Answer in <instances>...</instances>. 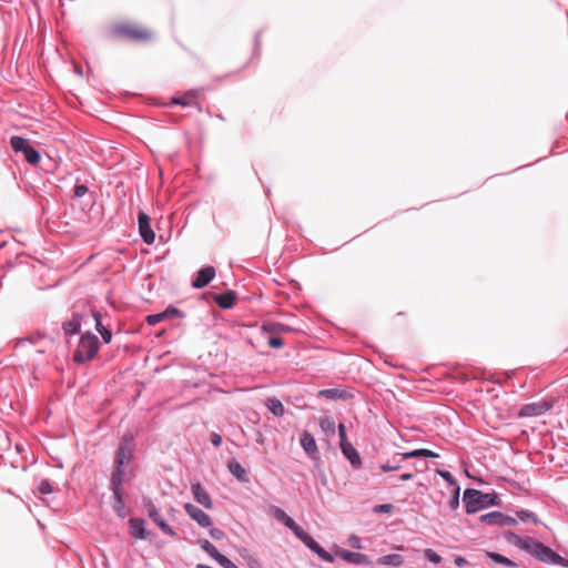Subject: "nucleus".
<instances>
[{"instance_id":"f257e3e1","label":"nucleus","mask_w":568,"mask_h":568,"mask_svg":"<svg viewBox=\"0 0 568 568\" xmlns=\"http://www.w3.org/2000/svg\"><path fill=\"white\" fill-rule=\"evenodd\" d=\"M503 537L510 545L526 551L538 561L568 568V559L560 556L551 547L529 536H520L511 530H504Z\"/></svg>"},{"instance_id":"f03ea898","label":"nucleus","mask_w":568,"mask_h":568,"mask_svg":"<svg viewBox=\"0 0 568 568\" xmlns=\"http://www.w3.org/2000/svg\"><path fill=\"white\" fill-rule=\"evenodd\" d=\"M463 503L466 514L471 515L481 509L499 506L501 500L494 490L491 493H484L479 489L467 487L463 494Z\"/></svg>"},{"instance_id":"7ed1b4c3","label":"nucleus","mask_w":568,"mask_h":568,"mask_svg":"<svg viewBox=\"0 0 568 568\" xmlns=\"http://www.w3.org/2000/svg\"><path fill=\"white\" fill-rule=\"evenodd\" d=\"M100 349V341L95 334L88 331L80 335L79 344L73 352L72 361L78 365L91 362Z\"/></svg>"},{"instance_id":"20e7f679","label":"nucleus","mask_w":568,"mask_h":568,"mask_svg":"<svg viewBox=\"0 0 568 568\" xmlns=\"http://www.w3.org/2000/svg\"><path fill=\"white\" fill-rule=\"evenodd\" d=\"M109 36L112 39H125L131 42H149L152 32L148 29H139L133 24L115 23L110 27Z\"/></svg>"},{"instance_id":"39448f33","label":"nucleus","mask_w":568,"mask_h":568,"mask_svg":"<svg viewBox=\"0 0 568 568\" xmlns=\"http://www.w3.org/2000/svg\"><path fill=\"white\" fill-rule=\"evenodd\" d=\"M9 143L13 152L22 154L23 159L29 164L37 165L41 162L42 158L39 150L31 144L29 139L20 135H12Z\"/></svg>"},{"instance_id":"423d86ee","label":"nucleus","mask_w":568,"mask_h":568,"mask_svg":"<svg viewBox=\"0 0 568 568\" xmlns=\"http://www.w3.org/2000/svg\"><path fill=\"white\" fill-rule=\"evenodd\" d=\"M144 507L146 508L149 518L153 521L154 525L159 527V529L166 536L175 537L176 530L172 528L165 519L161 517L159 510L154 503L150 498H145L143 500Z\"/></svg>"},{"instance_id":"0eeeda50","label":"nucleus","mask_w":568,"mask_h":568,"mask_svg":"<svg viewBox=\"0 0 568 568\" xmlns=\"http://www.w3.org/2000/svg\"><path fill=\"white\" fill-rule=\"evenodd\" d=\"M297 537L312 552L317 555L322 560L332 564L334 556L324 549L308 532L303 528L295 536Z\"/></svg>"},{"instance_id":"6e6552de","label":"nucleus","mask_w":568,"mask_h":568,"mask_svg":"<svg viewBox=\"0 0 568 568\" xmlns=\"http://www.w3.org/2000/svg\"><path fill=\"white\" fill-rule=\"evenodd\" d=\"M479 521L493 527H504V526H517L518 521L516 518L506 515L499 510H493L487 514L479 516Z\"/></svg>"},{"instance_id":"1a4fd4ad","label":"nucleus","mask_w":568,"mask_h":568,"mask_svg":"<svg viewBox=\"0 0 568 568\" xmlns=\"http://www.w3.org/2000/svg\"><path fill=\"white\" fill-rule=\"evenodd\" d=\"M551 400L542 399L535 403H528L520 407L518 415L520 417H537L544 415L552 408Z\"/></svg>"},{"instance_id":"9d476101","label":"nucleus","mask_w":568,"mask_h":568,"mask_svg":"<svg viewBox=\"0 0 568 568\" xmlns=\"http://www.w3.org/2000/svg\"><path fill=\"white\" fill-rule=\"evenodd\" d=\"M139 233L142 241L151 245L155 241V233L151 227V217L144 211H139L138 214Z\"/></svg>"},{"instance_id":"9b49d317","label":"nucleus","mask_w":568,"mask_h":568,"mask_svg":"<svg viewBox=\"0 0 568 568\" xmlns=\"http://www.w3.org/2000/svg\"><path fill=\"white\" fill-rule=\"evenodd\" d=\"M336 556L339 559H342L348 564L361 565V566L373 565V561L369 558V556L362 554V552L352 551V550H348L345 548H337Z\"/></svg>"},{"instance_id":"f8f14e48","label":"nucleus","mask_w":568,"mask_h":568,"mask_svg":"<svg viewBox=\"0 0 568 568\" xmlns=\"http://www.w3.org/2000/svg\"><path fill=\"white\" fill-rule=\"evenodd\" d=\"M268 513L272 514L278 523L288 528L295 536L302 529V527L298 524H296V521L291 516H288L282 508L274 505H270Z\"/></svg>"},{"instance_id":"ddd939ff","label":"nucleus","mask_w":568,"mask_h":568,"mask_svg":"<svg viewBox=\"0 0 568 568\" xmlns=\"http://www.w3.org/2000/svg\"><path fill=\"white\" fill-rule=\"evenodd\" d=\"M184 511L192 518L200 527L209 528L212 526V518L209 514L200 509L197 506L186 503L184 504Z\"/></svg>"},{"instance_id":"4468645a","label":"nucleus","mask_w":568,"mask_h":568,"mask_svg":"<svg viewBox=\"0 0 568 568\" xmlns=\"http://www.w3.org/2000/svg\"><path fill=\"white\" fill-rule=\"evenodd\" d=\"M199 97V90H189L181 97H173L171 99V105H181L183 108H195L197 111H202L201 104L196 101Z\"/></svg>"},{"instance_id":"2eb2a0df","label":"nucleus","mask_w":568,"mask_h":568,"mask_svg":"<svg viewBox=\"0 0 568 568\" xmlns=\"http://www.w3.org/2000/svg\"><path fill=\"white\" fill-rule=\"evenodd\" d=\"M215 277V268L211 265L204 266L196 272V275L191 282L193 288H204Z\"/></svg>"},{"instance_id":"dca6fc26","label":"nucleus","mask_w":568,"mask_h":568,"mask_svg":"<svg viewBox=\"0 0 568 568\" xmlns=\"http://www.w3.org/2000/svg\"><path fill=\"white\" fill-rule=\"evenodd\" d=\"M342 455L348 460L351 467L354 470H359L363 467V459L359 452L354 447L352 443L339 445Z\"/></svg>"},{"instance_id":"f3484780","label":"nucleus","mask_w":568,"mask_h":568,"mask_svg":"<svg viewBox=\"0 0 568 568\" xmlns=\"http://www.w3.org/2000/svg\"><path fill=\"white\" fill-rule=\"evenodd\" d=\"M87 317L85 313L74 312L70 320L62 323V329L65 335H77L81 331L82 322Z\"/></svg>"},{"instance_id":"a211bd4d","label":"nucleus","mask_w":568,"mask_h":568,"mask_svg":"<svg viewBox=\"0 0 568 568\" xmlns=\"http://www.w3.org/2000/svg\"><path fill=\"white\" fill-rule=\"evenodd\" d=\"M91 316L95 322V329L101 335L102 342L104 344H110L113 334L109 325L103 323L104 315L100 311H91Z\"/></svg>"},{"instance_id":"6ab92c4d","label":"nucleus","mask_w":568,"mask_h":568,"mask_svg":"<svg viewBox=\"0 0 568 568\" xmlns=\"http://www.w3.org/2000/svg\"><path fill=\"white\" fill-rule=\"evenodd\" d=\"M300 444H301V447L303 448L304 453L308 457L317 458L320 456V450H318L316 440L310 432L304 430L301 434Z\"/></svg>"},{"instance_id":"aec40b11","label":"nucleus","mask_w":568,"mask_h":568,"mask_svg":"<svg viewBox=\"0 0 568 568\" xmlns=\"http://www.w3.org/2000/svg\"><path fill=\"white\" fill-rule=\"evenodd\" d=\"M191 491L196 503L206 509L213 508V500L210 494L204 489L201 483L195 481L191 484Z\"/></svg>"},{"instance_id":"412c9836","label":"nucleus","mask_w":568,"mask_h":568,"mask_svg":"<svg viewBox=\"0 0 568 568\" xmlns=\"http://www.w3.org/2000/svg\"><path fill=\"white\" fill-rule=\"evenodd\" d=\"M134 458V448L118 446L114 452L113 465L126 468Z\"/></svg>"},{"instance_id":"4be33fe9","label":"nucleus","mask_w":568,"mask_h":568,"mask_svg":"<svg viewBox=\"0 0 568 568\" xmlns=\"http://www.w3.org/2000/svg\"><path fill=\"white\" fill-rule=\"evenodd\" d=\"M130 535L136 539L146 540L149 532L145 529V520L142 517H133L129 519Z\"/></svg>"},{"instance_id":"5701e85b","label":"nucleus","mask_w":568,"mask_h":568,"mask_svg":"<svg viewBox=\"0 0 568 568\" xmlns=\"http://www.w3.org/2000/svg\"><path fill=\"white\" fill-rule=\"evenodd\" d=\"M126 475V468L114 466L110 475V489L112 493L124 491L123 483Z\"/></svg>"},{"instance_id":"b1692460","label":"nucleus","mask_w":568,"mask_h":568,"mask_svg":"<svg viewBox=\"0 0 568 568\" xmlns=\"http://www.w3.org/2000/svg\"><path fill=\"white\" fill-rule=\"evenodd\" d=\"M395 456H400L402 460H407L410 458L435 459L439 457V454L432 449L417 448L404 453H397Z\"/></svg>"},{"instance_id":"393cba45","label":"nucleus","mask_w":568,"mask_h":568,"mask_svg":"<svg viewBox=\"0 0 568 568\" xmlns=\"http://www.w3.org/2000/svg\"><path fill=\"white\" fill-rule=\"evenodd\" d=\"M237 294L234 291H225L215 295V303L222 310H231L236 302Z\"/></svg>"},{"instance_id":"a878e982","label":"nucleus","mask_w":568,"mask_h":568,"mask_svg":"<svg viewBox=\"0 0 568 568\" xmlns=\"http://www.w3.org/2000/svg\"><path fill=\"white\" fill-rule=\"evenodd\" d=\"M261 329L263 333H267L271 335H281L293 332V328L291 326L274 321L264 322L262 324Z\"/></svg>"},{"instance_id":"bb28decb","label":"nucleus","mask_w":568,"mask_h":568,"mask_svg":"<svg viewBox=\"0 0 568 568\" xmlns=\"http://www.w3.org/2000/svg\"><path fill=\"white\" fill-rule=\"evenodd\" d=\"M227 470L241 483H248L250 477L247 475L246 469L242 466V464L232 458L227 462Z\"/></svg>"},{"instance_id":"cd10ccee","label":"nucleus","mask_w":568,"mask_h":568,"mask_svg":"<svg viewBox=\"0 0 568 568\" xmlns=\"http://www.w3.org/2000/svg\"><path fill=\"white\" fill-rule=\"evenodd\" d=\"M112 494V509L119 518L124 519L128 515L124 491H118Z\"/></svg>"},{"instance_id":"c85d7f7f","label":"nucleus","mask_w":568,"mask_h":568,"mask_svg":"<svg viewBox=\"0 0 568 568\" xmlns=\"http://www.w3.org/2000/svg\"><path fill=\"white\" fill-rule=\"evenodd\" d=\"M318 397H324L327 399H342V400H348L352 399L354 396L347 390L339 389V388H325L318 390Z\"/></svg>"},{"instance_id":"c756f323","label":"nucleus","mask_w":568,"mask_h":568,"mask_svg":"<svg viewBox=\"0 0 568 568\" xmlns=\"http://www.w3.org/2000/svg\"><path fill=\"white\" fill-rule=\"evenodd\" d=\"M376 564L381 565V566L399 567L404 564V557L398 554H388V555L381 556L377 559Z\"/></svg>"},{"instance_id":"7c9ffc66","label":"nucleus","mask_w":568,"mask_h":568,"mask_svg":"<svg viewBox=\"0 0 568 568\" xmlns=\"http://www.w3.org/2000/svg\"><path fill=\"white\" fill-rule=\"evenodd\" d=\"M199 545L201 547V549L206 552L213 560H215L216 562L220 560V558L223 556V554H221L217 548L207 539H199Z\"/></svg>"},{"instance_id":"2f4dec72","label":"nucleus","mask_w":568,"mask_h":568,"mask_svg":"<svg viewBox=\"0 0 568 568\" xmlns=\"http://www.w3.org/2000/svg\"><path fill=\"white\" fill-rule=\"evenodd\" d=\"M486 556H487V558H489L495 564L503 565V566H506V567H511V568L517 567V564L514 560H511L510 558L501 555L500 552L487 551Z\"/></svg>"},{"instance_id":"473e14b6","label":"nucleus","mask_w":568,"mask_h":568,"mask_svg":"<svg viewBox=\"0 0 568 568\" xmlns=\"http://www.w3.org/2000/svg\"><path fill=\"white\" fill-rule=\"evenodd\" d=\"M517 520L519 519L523 523H532L535 525H541V520L537 516L536 513L528 509H519L516 510Z\"/></svg>"},{"instance_id":"72a5a7b5","label":"nucleus","mask_w":568,"mask_h":568,"mask_svg":"<svg viewBox=\"0 0 568 568\" xmlns=\"http://www.w3.org/2000/svg\"><path fill=\"white\" fill-rule=\"evenodd\" d=\"M267 408L275 417H282L285 414V407L277 398L267 399Z\"/></svg>"},{"instance_id":"f704fd0d","label":"nucleus","mask_w":568,"mask_h":568,"mask_svg":"<svg viewBox=\"0 0 568 568\" xmlns=\"http://www.w3.org/2000/svg\"><path fill=\"white\" fill-rule=\"evenodd\" d=\"M318 425H320L321 429L326 435H334L335 434L336 425H335V420H334L333 417H331V416L322 417L320 419Z\"/></svg>"},{"instance_id":"c9c22d12","label":"nucleus","mask_w":568,"mask_h":568,"mask_svg":"<svg viewBox=\"0 0 568 568\" xmlns=\"http://www.w3.org/2000/svg\"><path fill=\"white\" fill-rule=\"evenodd\" d=\"M135 433L133 430L128 429L121 436L118 446H124L126 448H134Z\"/></svg>"},{"instance_id":"e433bc0d","label":"nucleus","mask_w":568,"mask_h":568,"mask_svg":"<svg viewBox=\"0 0 568 568\" xmlns=\"http://www.w3.org/2000/svg\"><path fill=\"white\" fill-rule=\"evenodd\" d=\"M162 312L164 314L165 320L184 318L185 317V313L183 311H181L180 308L175 307L174 305H169Z\"/></svg>"},{"instance_id":"4c0bfd02","label":"nucleus","mask_w":568,"mask_h":568,"mask_svg":"<svg viewBox=\"0 0 568 568\" xmlns=\"http://www.w3.org/2000/svg\"><path fill=\"white\" fill-rule=\"evenodd\" d=\"M459 498H460V486L456 485L452 491V496L447 503L448 507L452 510H456L459 508Z\"/></svg>"},{"instance_id":"58836bf2","label":"nucleus","mask_w":568,"mask_h":568,"mask_svg":"<svg viewBox=\"0 0 568 568\" xmlns=\"http://www.w3.org/2000/svg\"><path fill=\"white\" fill-rule=\"evenodd\" d=\"M263 30H257L254 34V41H253V58H258L261 55L262 50V43H261V37H262Z\"/></svg>"},{"instance_id":"ea45409f","label":"nucleus","mask_w":568,"mask_h":568,"mask_svg":"<svg viewBox=\"0 0 568 568\" xmlns=\"http://www.w3.org/2000/svg\"><path fill=\"white\" fill-rule=\"evenodd\" d=\"M424 558L435 565H439L442 562V557L432 548H426L424 550Z\"/></svg>"},{"instance_id":"a19ab883","label":"nucleus","mask_w":568,"mask_h":568,"mask_svg":"<svg viewBox=\"0 0 568 568\" xmlns=\"http://www.w3.org/2000/svg\"><path fill=\"white\" fill-rule=\"evenodd\" d=\"M89 191V187L84 183H79V180H77V183L73 187V199L78 200L84 196Z\"/></svg>"},{"instance_id":"79ce46f5","label":"nucleus","mask_w":568,"mask_h":568,"mask_svg":"<svg viewBox=\"0 0 568 568\" xmlns=\"http://www.w3.org/2000/svg\"><path fill=\"white\" fill-rule=\"evenodd\" d=\"M164 320H165V317H164L163 312H159V313H154V314H149L145 317V322L150 326H155L159 323L163 322Z\"/></svg>"},{"instance_id":"37998d69","label":"nucleus","mask_w":568,"mask_h":568,"mask_svg":"<svg viewBox=\"0 0 568 568\" xmlns=\"http://www.w3.org/2000/svg\"><path fill=\"white\" fill-rule=\"evenodd\" d=\"M37 489L42 495H49V494H51L53 491V485H52L51 480L42 479L39 483Z\"/></svg>"},{"instance_id":"c03bdc74","label":"nucleus","mask_w":568,"mask_h":568,"mask_svg":"<svg viewBox=\"0 0 568 568\" xmlns=\"http://www.w3.org/2000/svg\"><path fill=\"white\" fill-rule=\"evenodd\" d=\"M437 475L443 478L449 486L456 487L458 485L456 478L448 470H437Z\"/></svg>"},{"instance_id":"a18cd8bd","label":"nucleus","mask_w":568,"mask_h":568,"mask_svg":"<svg viewBox=\"0 0 568 568\" xmlns=\"http://www.w3.org/2000/svg\"><path fill=\"white\" fill-rule=\"evenodd\" d=\"M394 509L393 504H378L373 507L374 514H389Z\"/></svg>"},{"instance_id":"49530a36","label":"nucleus","mask_w":568,"mask_h":568,"mask_svg":"<svg viewBox=\"0 0 568 568\" xmlns=\"http://www.w3.org/2000/svg\"><path fill=\"white\" fill-rule=\"evenodd\" d=\"M337 430H338V438H339L338 446L342 445L343 443H345V444L351 443L347 438V430H346V426L344 423L338 424Z\"/></svg>"},{"instance_id":"de8ad7c7","label":"nucleus","mask_w":568,"mask_h":568,"mask_svg":"<svg viewBox=\"0 0 568 568\" xmlns=\"http://www.w3.org/2000/svg\"><path fill=\"white\" fill-rule=\"evenodd\" d=\"M400 468H402V466H400V464H399V463H397V464H392V463L387 462V463H385V464H381V465H379V469H381V471H383V473L395 471V470H398V469H400Z\"/></svg>"},{"instance_id":"09e8293b","label":"nucleus","mask_w":568,"mask_h":568,"mask_svg":"<svg viewBox=\"0 0 568 568\" xmlns=\"http://www.w3.org/2000/svg\"><path fill=\"white\" fill-rule=\"evenodd\" d=\"M267 345L272 348H281L284 346V341L278 336H271L267 339Z\"/></svg>"},{"instance_id":"8fccbe9b","label":"nucleus","mask_w":568,"mask_h":568,"mask_svg":"<svg viewBox=\"0 0 568 568\" xmlns=\"http://www.w3.org/2000/svg\"><path fill=\"white\" fill-rule=\"evenodd\" d=\"M209 535L214 540H221L224 538V531L217 527H209Z\"/></svg>"},{"instance_id":"3c124183","label":"nucleus","mask_w":568,"mask_h":568,"mask_svg":"<svg viewBox=\"0 0 568 568\" xmlns=\"http://www.w3.org/2000/svg\"><path fill=\"white\" fill-rule=\"evenodd\" d=\"M217 564L223 568H239L230 558L223 555Z\"/></svg>"},{"instance_id":"603ef678","label":"nucleus","mask_w":568,"mask_h":568,"mask_svg":"<svg viewBox=\"0 0 568 568\" xmlns=\"http://www.w3.org/2000/svg\"><path fill=\"white\" fill-rule=\"evenodd\" d=\"M347 541L352 548L361 549L363 547L361 538L357 535H351Z\"/></svg>"},{"instance_id":"864d4df0","label":"nucleus","mask_w":568,"mask_h":568,"mask_svg":"<svg viewBox=\"0 0 568 568\" xmlns=\"http://www.w3.org/2000/svg\"><path fill=\"white\" fill-rule=\"evenodd\" d=\"M210 440L211 444L216 448L220 447L223 443V438L219 433H212L210 436Z\"/></svg>"},{"instance_id":"5fc2aeb1","label":"nucleus","mask_w":568,"mask_h":568,"mask_svg":"<svg viewBox=\"0 0 568 568\" xmlns=\"http://www.w3.org/2000/svg\"><path fill=\"white\" fill-rule=\"evenodd\" d=\"M454 562L458 567H464L468 564L467 559L463 556H455Z\"/></svg>"},{"instance_id":"6e6d98bb","label":"nucleus","mask_w":568,"mask_h":568,"mask_svg":"<svg viewBox=\"0 0 568 568\" xmlns=\"http://www.w3.org/2000/svg\"><path fill=\"white\" fill-rule=\"evenodd\" d=\"M413 477H414L413 473H403L399 475V479L403 481L410 480V479H413Z\"/></svg>"},{"instance_id":"4d7b16f0","label":"nucleus","mask_w":568,"mask_h":568,"mask_svg":"<svg viewBox=\"0 0 568 568\" xmlns=\"http://www.w3.org/2000/svg\"><path fill=\"white\" fill-rule=\"evenodd\" d=\"M195 568H213V567L205 565V564H197Z\"/></svg>"},{"instance_id":"13d9d810","label":"nucleus","mask_w":568,"mask_h":568,"mask_svg":"<svg viewBox=\"0 0 568 568\" xmlns=\"http://www.w3.org/2000/svg\"><path fill=\"white\" fill-rule=\"evenodd\" d=\"M75 71H77L79 74H81V73H82L81 69H77Z\"/></svg>"}]
</instances>
